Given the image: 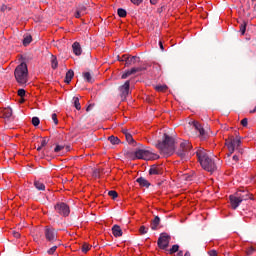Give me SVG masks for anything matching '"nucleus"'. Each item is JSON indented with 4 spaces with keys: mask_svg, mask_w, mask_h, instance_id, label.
Returning a JSON list of instances; mask_svg holds the SVG:
<instances>
[{
    "mask_svg": "<svg viewBox=\"0 0 256 256\" xmlns=\"http://www.w3.org/2000/svg\"><path fill=\"white\" fill-rule=\"evenodd\" d=\"M75 17H76V19H79L81 17V11H79V10L76 11Z\"/></svg>",
    "mask_w": 256,
    "mask_h": 256,
    "instance_id": "obj_51",
    "label": "nucleus"
},
{
    "mask_svg": "<svg viewBox=\"0 0 256 256\" xmlns=\"http://www.w3.org/2000/svg\"><path fill=\"white\" fill-rule=\"evenodd\" d=\"M126 141L127 143H130L131 145H133V143H135V139H133V135L130 134H126Z\"/></svg>",
    "mask_w": 256,
    "mask_h": 256,
    "instance_id": "obj_34",
    "label": "nucleus"
},
{
    "mask_svg": "<svg viewBox=\"0 0 256 256\" xmlns=\"http://www.w3.org/2000/svg\"><path fill=\"white\" fill-rule=\"evenodd\" d=\"M31 41H33V37L29 34L24 35V39L22 41L24 47H27V45L31 44Z\"/></svg>",
    "mask_w": 256,
    "mask_h": 256,
    "instance_id": "obj_25",
    "label": "nucleus"
},
{
    "mask_svg": "<svg viewBox=\"0 0 256 256\" xmlns=\"http://www.w3.org/2000/svg\"><path fill=\"white\" fill-rule=\"evenodd\" d=\"M126 159L135 161L136 159H144L145 161H151V159H156L157 155L151 150H145L138 148L135 151L127 150L124 152Z\"/></svg>",
    "mask_w": 256,
    "mask_h": 256,
    "instance_id": "obj_2",
    "label": "nucleus"
},
{
    "mask_svg": "<svg viewBox=\"0 0 256 256\" xmlns=\"http://www.w3.org/2000/svg\"><path fill=\"white\" fill-rule=\"evenodd\" d=\"M73 77H75V72H74L72 69L68 70L67 73H66L64 82H65L67 85H69V83H71Z\"/></svg>",
    "mask_w": 256,
    "mask_h": 256,
    "instance_id": "obj_20",
    "label": "nucleus"
},
{
    "mask_svg": "<svg viewBox=\"0 0 256 256\" xmlns=\"http://www.w3.org/2000/svg\"><path fill=\"white\" fill-rule=\"evenodd\" d=\"M108 141H110L112 145H119V143H121V140L119 139V137L114 135L108 137Z\"/></svg>",
    "mask_w": 256,
    "mask_h": 256,
    "instance_id": "obj_26",
    "label": "nucleus"
},
{
    "mask_svg": "<svg viewBox=\"0 0 256 256\" xmlns=\"http://www.w3.org/2000/svg\"><path fill=\"white\" fill-rule=\"evenodd\" d=\"M151 5H157L159 3V0H150Z\"/></svg>",
    "mask_w": 256,
    "mask_h": 256,
    "instance_id": "obj_52",
    "label": "nucleus"
},
{
    "mask_svg": "<svg viewBox=\"0 0 256 256\" xmlns=\"http://www.w3.org/2000/svg\"><path fill=\"white\" fill-rule=\"evenodd\" d=\"M177 256H183V251H179V252L177 253Z\"/></svg>",
    "mask_w": 256,
    "mask_h": 256,
    "instance_id": "obj_56",
    "label": "nucleus"
},
{
    "mask_svg": "<svg viewBox=\"0 0 256 256\" xmlns=\"http://www.w3.org/2000/svg\"><path fill=\"white\" fill-rule=\"evenodd\" d=\"M44 235L49 243H55V241H57V230H55V228L46 226L44 229Z\"/></svg>",
    "mask_w": 256,
    "mask_h": 256,
    "instance_id": "obj_8",
    "label": "nucleus"
},
{
    "mask_svg": "<svg viewBox=\"0 0 256 256\" xmlns=\"http://www.w3.org/2000/svg\"><path fill=\"white\" fill-rule=\"evenodd\" d=\"M51 67L52 69H57V67H59V62L57 61V57H55L54 55H52L51 57Z\"/></svg>",
    "mask_w": 256,
    "mask_h": 256,
    "instance_id": "obj_28",
    "label": "nucleus"
},
{
    "mask_svg": "<svg viewBox=\"0 0 256 256\" xmlns=\"http://www.w3.org/2000/svg\"><path fill=\"white\" fill-rule=\"evenodd\" d=\"M94 106H95L94 104H90V105L86 108V111L92 110Z\"/></svg>",
    "mask_w": 256,
    "mask_h": 256,
    "instance_id": "obj_53",
    "label": "nucleus"
},
{
    "mask_svg": "<svg viewBox=\"0 0 256 256\" xmlns=\"http://www.w3.org/2000/svg\"><path fill=\"white\" fill-rule=\"evenodd\" d=\"M73 101H74L75 109H77L78 111H81V103L79 102V97H74Z\"/></svg>",
    "mask_w": 256,
    "mask_h": 256,
    "instance_id": "obj_30",
    "label": "nucleus"
},
{
    "mask_svg": "<svg viewBox=\"0 0 256 256\" xmlns=\"http://www.w3.org/2000/svg\"><path fill=\"white\" fill-rule=\"evenodd\" d=\"M226 145L228 147V157H231L235 151H243V149L239 148L241 146V140L239 138L231 137L226 141Z\"/></svg>",
    "mask_w": 256,
    "mask_h": 256,
    "instance_id": "obj_6",
    "label": "nucleus"
},
{
    "mask_svg": "<svg viewBox=\"0 0 256 256\" xmlns=\"http://www.w3.org/2000/svg\"><path fill=\"white\" fill-rule=\"evenodd\" d=\"M229 199H230V205H231L232 209H237V207H239V205H241V203H243V201L241 199H239L237 194L230 195Z\"/></svg>",
    "mask_w": 256,
    "mask_h": 256,
    "instance_id": "obj_15",
    "label": "nucleus"
},
{
    "mask_svg": "<svg viewBox=\"0 0 256 256\" xmlns=\"http://www.w3.org/2000/svg\"><path fill=\"white\" fill-rule=\"evenodd\" d=\"M112 234L114 235V237H123V230H121V226L119 225H114L112 227Z\"/></svg>",
    "mask_w": 256,
    "mask_h": 256,
    "instance_id": "obj_18",
    "label": "nucleus"
},
{
    "mask_svg": "<svg viewBox=\"0 0 256 256\" xmlns=\"http://www.w3.org/2000/svg\"><path fill=\"white\" fill-rule=\"evenodd\" d=\"M236 154L232 157V160L237 163L239 159L243 156V150H236Z\"/></svg>",
    "mask_w": 256,
    "mask_h": 256,
    "instance_id": "obj_27",
    "label": "nucleus"
},
{
    "mask_svg": "<svg viewBox=\"0 0 256 256\" xmlns=\"http://www.w3.org/2000/svg\"><path fill=\"white\" fill-rule=\"evenodd\" d=\"M13 237H15L16 239H19V237H21V233L17 232V231H13L12 232Z\"/></svg>",
    "mask_w": 256,
    "mask_h": 256,
    "instance_id": "obj_49",
    "label": "nucleus"
},
{
    "mask_svg": "<svg viewBox=\"0 0 256 256\" xmlns=\"http://www.w3.org/2000/svg\"><path fill=\"white\" fill-rule=\"evenodd\" d=\"M209 256H217V251L215 250H211L210 252H208Z\"/></svg>",
    "mask_w": 256,
    "mask_h": 256,
    "instance_id": "obj_50",
    "label": "nucleus"
},
{
    "mask_svg": "<svg viewBox=\"0 0 256 256\" xmlns=\"http://www.w3.org/2000/svg\"><path fill=\"white\" fill-rule=\"evenodd\" d=\"M55 251H57V245L52 246L50 249H48L47 253H48V255H53V253H55Z\"/></svg>",
    "mask_w": 256,
    "mask_h": 256,
    "instance_id": "obj_40",
    "label": "nucleus"
},
{
    "mask_svg": "<svg viewBox=\"0 0 256 256\" xmlns=\"http://www.w3.org/2000/svg\"><path fill=\"white\" fill-rule=\"evenodd\" d=\"M57 219H59V215H57V214H51L50 215V220L51 221H57Z\"/></svg>",
    "mask_w": 256,
    "mask_h": 256,
    "instance_id": "obj_47",
    "label": "nucleus"
},
{
    "mask_svg": "<svg viewBox=\"0 0 256 256\" xmlns=\"http://www.w3.org/2000/svg\"><path fill=\"white\" fill-rule=\"evenodd\" d=\"M47 143H49V140H47V138H43V140L41 141V145L37 148V151H41L43 147H47Z\"/></svg>",
    "mask_w": 256,
    "mask_h": 256,
    "instance_id": "obj_31",
    "label": "nucleus"
},
{
    "mask_svg": "<svg viewBox=\"0 0 256 256\" xmlns=\"http://www.w3.org/2000/svg\"><path fill=\"white\" fill-rule=\"evenodd\" d=\"M192 127L195 131H198L199 137H201V139H207V133L205 132V129L203 128V126H201L199 122H193Z\"/></svg>",
    "mask_w": 256,
    "mask_h": 256,
    "instance_id": "obj_12",
    "label": "nucleus"
},
{
    "mask_svg": "<svg viewBox=\"0 0 256 256\" xmlns=\"http://www.w3.org/2000/svg\"><path fill=\"white\" fill-rule=\"evenodd\" d=\"M245 31H247V22H243V24L240 25L241 35H245Z\"/></svg>",
    "mask_w": 256,
    "mask_h": 256,
    "instance_id": "obj_33",
    "label": "nucleus"
},
{
    "mask_svg": "<svg viewBox=\"0 0 256 256\" xmlns=\"http://www.w3.org/2000/svg\"><path fill=\"white\" fill-rule=\"evenodd\" d=\"M120 61H125V55L122 56V59Z\"/></svg>",
    "mask_w": 256,
    "mask_h": 256,
    "instance_id": "obj_58",
    "label": "nucleus"
},
{
    "mask_svg": "<svg viewBox=\"0 0 256 256\" xmlns=\"http://www.w3.org/2000/svg\"><path fill=\"white\" fill-rule=\"evenodd\" d=\"M34 187L37 191H45V184L39 180L34 181Z\"/></svg>",
    "mask_w": 256,
    "mask_h": 256,
    "instance_id": "obj_24",
    "label": "nucleus"
},
{
    "mask_svg": "<svg viewBox=\"0 0 256 256\" xmlns=\"http://www.w3.org/2000/svg\"><path fill=\"white\" fill-rule=\"evenodd\" d=\"M39 123H41V120H39V117L32 118V125H34V127H38Z\"/></svg>",
    "mask_w": 256,
    "mask_h": 256,
    "instance_id": "obj_38",
    "label": "nucleus"
},
{
    "mask_svg": "<svg viewBox=\"0 0 256 256\" xmlns=\"http://www.w3.org/2000/svg\"><path fill=\"white\" fill-rule=\"evenodd\" d=\"M157 149L160 150L163 155L170 157L175 153V139L167 134H164V139L156 144Z\"/></svg>",
    "mask_w": 256,
    "mask_h": 256,
    "instance_id": "obj_3",
    "label": "nucleus"
},
{
    "mask_svg": "<svg viewBox=\"0 0 256 256\" xmlns=\"http://www.w3.org/2000/svg\"><path fill=\"white\" fill-rule=\"evenodd\" d=\"M63 149H65V146L56 145V147L54 148V153H60V151H63Z\"/></svg>",
    "mask_w": 256,
    "mask_h": 256,
    "instance_id": "obj_39",
    "label": "nucleus"
},
{
    "mask_svg": "<svg viewBox=\"0 0 256 256\" xmlns=\"http://www.w3.org/2000/svg\"><path fill=\"white\" fill-rule=\"evenodd\" d=\"M248 123H249V120L247 118H244L241 120L242 127H247Z\"/></svg>",
    "mask_w": 256,
    "mask_h": 256,
    "instance_id": "obj_44",
    "label": "nucleus"
},
{
    "mask_svg": "<svg viewBox=\"0 0 256 256\" xmlns=\"http://www.w3.org/2000/svg\"><path fill=\"white\" fill-rule=\"evenodd\" d=\"M159 46H160L161 51H165V48L163 47V42L160 41Z\"/></svg>",
    "mask_w": 256,
    "mask_h": 256,
    "instance_id": "obj_54",
    "label": "nucleus"
},
{
    "mask_svg": "<svg viewBox=\"0 0 256 256\" xmlns=\"http://www.w3.org/2000/svg\"><path fill=\"white\" fill-rule=\"evenodd\" d=\"M73 53L79 57L81 53H83V50L81 49V44L79 42H74L72 45Z\"/></svg>",
    "mask_w": 256,
    "mask_h": 256,
    "instance_id": "obj_19",
    "label": "nucleus"
},
{
    "mask_svg": "<svg viewBox=\"0 0 256 256\" xmlns=\"http://www.w3.org/2000/svg\"><path fill=\"white\" fill-rule=\"evenodd\" d=\"M89 249V244L85 243L82 245V253H87Z\"/></svg>",
    "mask_w": 256,
    "mask_h": 256,
    "instance_id": "obj_41",
    "label": "nucleus"
},
{
    "mask_svg": "<svg viewBox=\"0 0 256 256\" xmlns=\"http://www.w3.org/2000/svg\"><path fill=\"white\" fill-rule=\"evenodd\" d=\"M100 174H101V169H95L93 171V176L94 177H100Z\"/></svg>",
    "mask_w": 256,
    "mask_h": 256,
    "instance_id": "obj_45",
    "label": "nucleus"
},
{
    "mask_svg": "<svg viewBox=\"0 0 256 256\" xmlns=\"http://www.w3.org/2000/svg\"><path fill=\"white\" fill-rule=\"evenodd\" d=\"M147 68L143 67H137L132 68L130 70H127L125 73L122 74L121 79H127V77H130V75H135V73H139L140 71H145Z\"/></svg>",
    "mask_w": 256,
    "mask_h": 256,
    "instance_id": "obj_14",
    "label": "nucleus"
},
{
    "mask_svg": "<svg viewBox=\"0 0 256 256\" xmlns=\"http://www.w3.org/2000/svg\"><path fill=\"white\" fill-rule=\"evenodd\" d=\"M14 77L19 85L22 87L27 85L29 82V69H27V64L22 62L14 70Z\"/></svg>",
    "mask_w": 256,
    "mask_h": 256,
    "instance_id": "obj_4",
    "label": "nucleus"
},
{
    "mask_svg": "<svg viewBox=\"0 0 256 256\" xmlns=\"http://www.w3.org/2000/svg\"><path fill=\"white\" fill-rule=\"evenodd\" d=\"M64 149H66V151H69L70 147L66 146V147H64Z\"/></svg>",
    "mask_w": 256,
    "mask_h": 256,
    "instance_id": "obj_59",
    "label": "nucleus"
},
{
    "mask_svg": "<svg viewBox=\"0 0 256 256\" xmlns=\"http://www.w3.org/2000/svg\"><path fill=\"white\" fill-rule=\"evenodd\" d=\"M17 93H18V96L21 97L22 99L23 97H25V94H26L25 89H19Z\"/></svg>",
    "mask_w": 256,
    "mask_h": 256,
    "instance_id": "obj_42",
    "label": "nucleus"
},
{
    "mask_svg": "<svg viewBox=\"0 0 256 256\" xmlns=\"http://www.w3.org/2000/svg\"><path fill=\"white\" fill-rule=\"evenodd\" d=\"M136 181L137 183H139L140 187H146V188L151 187V183H149L147 179H145L144 177H139L137 178Z\"/></svg>",
    "mask_w": 256,
    "mask_h": 256,
    "instance_id": "obj_22",
    "label": "nucleus"
},
{
    "mask_svg": "<svg viewBox=\"0 0 256 256\" xmlns=\"http://www.w3.org/2000/svg\"><path fill=\"white\" fill-rule=\"evenodd\" d=\"M154 89L156 91H158L159 93H163V92H165L168 89V87H167V85H156L154 87Z\"/></svg>",
    "mask_w": 256,
    "mask_h": 256,
    "instance_id": "obj_29",
    "label": "nucleus"
},
{
    "mask_svg": "<svg viewBox=\"0 0 256 256\" xmlns=\"http://www.w3.org/2000/svg\"><path fill=\"white\" fill-rule=\"evenodd\" d=\"M82 76L84 77L85 81H87V83L95 82V78H93V75H91V72H84Z\"/></svg>",
    "mask_w": 256,
    "mask_h": 256,
    "instance_id": "obj_23",
    "label": "nucleus"
},
{
    "mask_svg": "<svg viewBox=\"0 0 256 256\" xmlns=\"http://www.w3.org/2000/svg\"><path fill=\"white\" fill-rule=\"evenodd\" d=\"M130 1L133 3V5H137V6L141 5V3H143V0H130Z\"/></svg>",
    "mask_w": 256,
    "mask_h": 256,
    "instance_id": "obj_48",
    "label": "nucleus"
},
{
    "mask_svg": "<svg viewBox=\"0 0 256 256\" xmlns=\"http://www.w3.org/2000/svg\"><path fill=\"white\" fill-rule=\"evenodd\" d=\"M122 133H124L125 137H127V134H130L127 129H123V130H122Z\"/></svg>",
    "mask_w": 256,
    "mask_h": 256,
    "instance_id": "obj_55",
    "label": "nucleus"
},
{
    "mask_svg": "<svg viewBox=\"0 0 256 256\" xmlns=\"http://www.w3.org/2000/svg\"><path fill=\"white\" fill-rule=\"evenodd\" d=\"M125 67H131V65H135V63H139L141 58L139 56H129L127 54L124 55Z\"/></svg>",
    "mask_w": 256,
    "mask_h": 256,
    "instance_id": "obj_10",
    "label": "nucleus"
},
{
    "mask_svg": "<svg viewBox=\"0 0 256 256\" xmlns=\"http://www.w3.org/2000/svg\"><path fill=\"white\" fill-rule=\"evenodd\" d=\"M184 256H191V253L189 251H187Z\"/></svg>",
    "mask_w": 256,
    "mask_h": 256,
    "instance_id": "obj_57",
    "label": "nucleus"
},
{
    "mask_svg": "<svg viewBox=\"0 0 256 256\" xmlns=\"http://www.w3.org/2000/svg\"><path fill=\"white\" fill-rule=\"evenodd\" d=\"M163 168L161 166L152 165L149 169V175H162Z\"/></svg>",
    "mask_w": 256,
    "mask_h": 256,
    "instance_id": "obj_16",
    "label": "nucleus"
},
{
    "mask_svg": "<svg viewBox=\"0 0 256 256\" xmlns=\"http://www.w3.org/2000/svg\"><path fill=\"white\" fill-rule=\"evenodd\" d=\"M54 210L56 211V213H58V215H61L62 217H69V215L71 214V208L65 202L56 203L54 206Z\"/></svg>",
    "mask_w": 256,
    "mask_h": 256,
    "instance_id": "obj_7",
    "label": "nucleus"
},
{
    "mask_svg": "<svg viewBox=\"0 0 256 256\" xmlns=\"http://www.w3.org/2000/svg\"><path fill=\"white\" fill-rule=\"evenodd\" d=\"M160 223H161V218H159V216H155L154 219L151 221V225H150L152 231H157Z\"/></svg>",
    "mask_w": 256,
    "mask_h": 256,
    "instance_id": "obj_17",
    "label": "nucleus"
},
{
    "mask_svg": "<svg viewBox=\"0 0 256 256\" xmlns=\"http://www.w3.org/2000/svg\"><path fill=\"white\" fill-rule=\"evenodd\" d=\"M118 16L119 17H127V10L123 9V8H119L117 10Z\"/></svg>",
    "mask_w": 256,
    "mask_h": 256,
    "instance_id": "obj_32",
    "label": "nucleus"
},
{
    "mask_svg": "<svg viewBox=\"0 0 256 256\" xmlns=\"http://www.w3.org/2000/svg\"><path fill=\"white\" fill-rule=\"evenodd\" d=\"M52 121H54L55 125H59V120L57 119V114L56 113L52 114Z\"/></svg>",
    "mask_w": 256,
    "mask_h": 256,
    "instance_id": "obj_43",
    "label": "nucleus"
},
{
    "mask_svg": "<svg viewBox=\"0 0 256 256\" xmlns=\"http://www.w3.org/2000/svg\"><path fill=\"white\" fill-rule=\"evenodd\" d=\"M108 195H109V197H111L112 199H116L117 197H119V194L117 193V191H115V190H111V191H109L108 192Z\"/></svg>",
    "mask_w": 256,
    "mask_h": 256,
    "instance_id": "obj_36",
    "label": "nucleus"
},
{
    "mask_svg": "<svg viewBox=\"0 0 256 256\" xmlns=\"http://www.w3.org/2000/svg\"><path fill=\"white\" fill-rule=\"evenodd\" d=\"M252 1H255V0H252Z\"/></svg>",
    "mask_w": 256,
    "mask_h": 256,
    "instance_id": "obj_61",
    "label": "nucleus"
},
{
    "mask_svg": "<svg viewBox=\"0 0 256 256\" xmlns=\"http://www.w3.org/2000/svg\"><path fill=\"white\" fill-rule=\"evenodd\" d=\"M253 253H255V248L253 247L248 248V250L246 251L247 255H253Z\"/></svg>",
    "mask_w": 256,
    "mask_h": 256,
    "instance_id": "obj_46",
    "label": "nucleus"
},
{
    "mask_svg": "<svg viewBox=\"0 0 256 256\" xmlns=\"http://www.w3.org/2000/svg\"><path fill=\"white\" fill-rule=\"evenodd\" d=\"M2 114L5 119H11V117L13 116V109H11V107L4 108L2 110Z\"/></svg>",
    "mask_w": 256,
    "mask_h": 256,
    "instance_id": "obj_21",
    "label": "nucleus"
},
{
    "mask_svg": "<svg viewBox=\"0 0 256 256\" xmlns=\"http://www.w3.org/2000/svg\"><path fill=\"white\" fill-rule=\"evenodd\" d=\"M149 232V228L145 227V226H141L139 228V233L140 235H147V233Z\"/></svg>",
    "mask_w": 256,
    "mask_h": 256,
    "instance_id": "obj_35",
    "label": "nucleus"
},
{
    "mask_svg": "<svg viewBox=\"0 0 256 256\" xmlns=\"http://www.w3.org/2000/svg\"><path fill=\"white\" fill-rule=\"evenodd\" d=\"M20 103H25V99H21Z\"/></svg>",
    "mask_w": 256,
    "mask_h": 256,
    "instance_id": "obj_60",
    "label": "nucleus"
},
{
    "mask_svg": "<svg viewBox=\"0 0 256 256\" xmlns=\"http://www.w3.org/2000/svg\"><path fill=\"white\" fill-rule=\"evenodd\" d=\"M169 241H171V236L167 233H161L157 245L160 249H167L169 247Z\"/></svg>",
    "mask_w": 256,
    "mask_h": 256,
    "instance_id": "obj_9",
    "label": "nucleus"
},
{
    "mask_svg": "<svg viewBox=\"0 0 256 256\" xmlns=\"http://www.w3.org/2000/svg\"><path fill=\"white\" fill-rule=\"evenodd\" d=\"M179 251V245L175 244L172 246V248L169 250L170 255H173V253H177Z\"/></svg>",
    "mask_w": 256,
    "mask_h": 256,
    "instance_id": "obj_37",
    "label": "nucleus"
},
{
    "mask_svg": "<svg viewBox=\"0 0 256 256\" xmlns=\"http://www.w3.org/2000/svg\"><path fill=\"white\" fill-rule=\"evenodd\" d=\"M196 156L198 157V161L202 169L208 171L209 173L217 171V164L215 163V160L209 157V153H207V150H205L204 148H199L196 151Z\"/></svg>",
    "mask_w": 256,
    "mask_h": 256,
    "instance_id": "obj_1",
    "label": "nucleus"
},
{
    "mask_svg": "<svg viewBox=\"0 0 256 256\" xmlns=\"http://www.w3.org/2000/svg\"><path fill=\"white\" fill-rule=\"evenodd\" d=\"M236 195L242 201H249V199H253V194L249 193L247 190H239L236 192Z\"/></svg>",
    "mask_w": 256,
    "mask_h": 256,
    "instance_id": "obj_13",
    "label": "nucleus"
},
{
    "mask_svg": "<svg viewBox=\"0 0 256 256\" xmlns=\"http://www.w3.org/2000/svg\"><path fill=\"white\" fill-rule=\"evenodd\" d=\"M191 149H193L191 142L188 140H183L180 142L179 147L176 150V155L182 159H188Z\"/></svg>",
    "mask_w": 256,
    "mask_h": 256,
    "instance_id": "obj_5",
    "label": "nucleus"
},
{
    "mask_svg": "<svg viewBox=\"0 0 256 256\" xmlns=\"http://www.w3.org/2000/svg\"><path fill=\"white\" fill-rule=\"evenodd\" d=\"M130 82L127 80L122 86L119 87L120 96L122 99H126L127 95H129Z\"/></svg>",
    "mask_w": 256,
    "mask_h": 256,
    "instance_id": "obj_11",
    "label": "nucleus"
}]
</instances>
